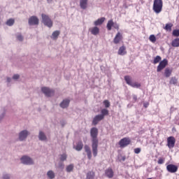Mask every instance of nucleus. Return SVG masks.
I'll list each match as a JSON object with an SVG mask.
<instances>
[{
  "mask_svg": "<svg viewBox=\"0 0 179 179\" xmlns=\"http://www.w3.org/2000/svg\"><path fill=\"white\" fill-rule=\"evenodd\" d=\"M90 135L92 138V149L93 156L96 157L98 156V148H99V129L96 127H93L90 130Z\"/></svg>",
  "mask_w": 179,
  "mask_h": 179,
  "instance_id": "obj_1",
  "label": "nucleus"
},
{
  "mask_svg": "<svg viewBox=\"0 0 179 179\" xmlns=\"http://www.w3.org/2000/svg\"><path fill=\"white\" fill-rule=\"evenodd\" d=\"M152 10L157 14L162 13L163 10V0H154Z\"/></svg>",
  "mask_w": 179,
  "mask_h": 179,
  "instance_id": "obj_2",
  "label": "nucleus"
},
{
  "mask_svg": "<svg viewBox=\"0 0 179 179\" xmlns=\"http://www.w3.org/2000/svg\"><path fill=\"white\" fill-rule=\"evenodd\" d=\"M41 17H42V22L43 23L44 25H45L49 28H51L53 27V21L51 20L49 15H47L45 14H42Z\"/></svg>",
  "mask_w": 179,
  "mask_h": 179,
  "instance_id": "obj_3",
  "label": "nucleus"
},
{
  "mask_svg": "<svg viewBox=\"0 0 179 179\" xmlns=\"http://www.w3.org/2000/svg\"><path fill=\"white\" fill-rule=\"evenodd\" d=\"M119 145L121 148H127L128 145H131V139L128 137H124L119 141Z\"/></svg>",
  "mask_w": 179,
  "mask_h": 179,
  "instance_id": "obj_4",
  "label": "nucleus"
},
{
  "mask_svg": "<svg viewBox=\"0 0 179 179\" xmlns=\"http://www.w3.org/2000/svg\"><path fill=\"white\" fill-rule=\"evenodd\" d=\"M113 27L117 30L120 29V25L117 23H115L113 20H110L108 22L106 27L108 31H111Z\"/></svg>",
  "mask_w": 179,
  "mask_h": 179,
  "instance_id": "obj_5",
  "label": "nucleus"
},
{
  "mask_svg": "<svg viewBox=\"0 0 179 179\" xmlns=\"http://www.w3.org/2000/svg\"><path fill=\"white\" fill-rule=\"evenodd\" d=\"M167 64H169V61H167V59H163L159 62V65L157 66V72L162 71L163 69H164V68H166Z\"/></svg>",
  "mask_w": 179,
  "mask_h": 179,
  "instance_id": "obj_6",
  "label": "nucleus"
},
{
  "mask_svg": "<svg viewBox=\"0 0 179 179\" xmlns=\"http://www.w3.org/2000/svg\"><path fill=\"white\" fill-rule=\"evenodd\" d=\"M167 146L169 149H173L176 146V138L174 136L167 138Z\"/></svg>",
  "mask_w": 179,
  "mask_h": 179,
  "instance_id": "obj_7",
  "label": "nucleus"
},
{
  "mask_svg": "<svg viewBox=\"0 0 179 179\" xmlns=\"http://www.w3.org/2000/svg\"><path fill=\"white\" fill-rule=\"evenodd\" d=\"M41 91L47 96H51L55 94V90H50V88L46 87H42Z\"/></svg>",
  "mask_w": 179,
  "mask_h": 179,
  "instance_id": "obj_8",
  "label": "nucleus"
},
{
  "mask_svg": "<svg viewBox=\"0 0 179 179\" xmlns=\"http://www.w3.org/2000/svg\"><path fill=\"white\" fill-rule=\"evenodd\" d=\"M39 19L36 16H31L29 18L28 23L29 25H38Z\"/></svg>",
  "mask_w": 179,
  "mask_h": 179,
  "instance_id": "obj_9",
  "label": "nucleus"
},
{
  "mask_svg": "<svg viewBox=\"0 0 179 179\" xmlns=\"http://www.w3.org/2000/svg\"><path fill=\"white\" fill-rule=\"evenodd\" d=\"M166 170L169 173H177L178 171V166L173 164H169L166 166Z\"/></svg>",
  "mask_w": 179,
  "mask_h": 179,
  "instance_id": "obj_10",
  "label": "nucleus"
},
{
  "mask_svg": "<svg viewBox=\"0 0 179 179\" xmlns=\"http://www.w3.org/2000/svg\"><path fill=\"white\" fill-rule=\"evenodd\" d=\"M21 162L23 164H34L33 159L27 156H23L21 158Z\"/></svg>",
  "mask_w": 179,
  "mask_h": 179,
  "instance_id": "obj_11",
  "label": "nucleus"
},
{
  "mask_svg": "<svg viewBox=\"0 0 179 179\" xmlns=\"http://www.w3.org/2000/svg\"><path fill=\"white\" fill-rule=\"evenodd\" d=\"M123 38L124 37L122 36V34H121L120 32H117L113 39V43L115 44H118L121 43V41H122Z\"/></svg>",
  "mask_w": 179,
  "mask_h": 179,
  "instance_id": "obj_12",
  "label": "nucleus"
},
{
  "mask_svg": "<svg viewBox=\"0 0 179 179\" xmlns=\"http://www.w3.org/2000/svg\"><path fill=\"white\" fill-rule=\"evenodd\" d=\"M29 132L27 130L22 131L19 134V140L24 141L27 138Z\"/></svg>",
  "mask_w": 179,
  "mask_h": 179,
  "instance_id": "obj_13",
  "label": "nucleus"
},
{
  "mask_svg": "<svg viewBox=\"0 0 179 179\" xmlns=\"http://www.w3.org/2000/svg\"><path fill=\"white\" fill-rule=\"evenodd\" d=\"M84 149L85 150V152L87 153V156L89 160H91L92 157V153L90 147L87 145H85Z\"/></svg>",
  "mask_w": 179,
  "mask_h": 179,
  "instance_id": "obj_14",
  "label": "nucleus"
},
{
  "mask_svg": "<svg viewBox=\"0 0 179 179\" xmlns=\"http://www.w3.org/2000/svg\"><path fill=\"white\" fill-rule=\"evenodd\" d=\"M103 115H96L93 120H92V124L94 125H96L98 124V123L101 121L102 120H103Z\"/></svg>",
  "mask_w": 179,
  "mask_h": 179,
  "instance_id": "obj_15",
  "label": "nucleus"
},
{
  "mask_svg": "<svg viewBox=\"0 0 179 179\" xmlns=\"http://www.w3.org/2000/svg\"><path fill=\"white\" fill-rule=\"evenodd\" d=\"M105 174L108 178H113L114 176V171L112 168H108L105 171Z\"/></svg>",
  "mask_w": 179,
  "mask_h": 179,
  "instance_id": "obj_16",
  "label": "nucleus"
},
{
  "mask_svg": "<svg viewBox=\"0 0 179 179\" xmlns=\"http://www.w3.org/2000/svg\"><path fill=\"white\" fill-rule=\"evenodd\" d=\"M92 35L97 36L100 34V29L97 27H92L89 29Z\"/></svg>",
  "mask_w": 179,
  "mask_h": 179,
  "instance_id": "obj_17",
  "label": "nucleus"
},
{
  "mask_svg": "<svg viewBox=\"0 0 179 179\" xmlns=\"http://www.w3.org/2000/svg\"><path fill=\"white\" fill-rule=\"evenodd\" d=\"M89 0H80V6L82 9L85 10L88 7Z\"/></svg>",
  "mask_w": 179,
  "mask_h": 179,
  "instance_id": "obj_18",
  "label": "nucleus"
},
{
  "mask_svg": "<svg viewBox=\"0 0 179 179\" xmlns=\"http://www.w3.org/2000/svg\"><path fill=\"white\" fill-rule=\"evenodd\" d=\"M117 54L119 55H125L127 54V48L124 45L120 47Z\"/></svg>",
  "mask_w": 179,
  "mask_h": 179,
  "instance_id": "obj_19",
  "label": "nucleus"
},
{
  "mask_svg": "<svg viewBox=\"0 0 179 179\" xmlns=\"http://www.w3.org/2000/svg\"><path fill=\"white\" fill-rule=\"evenodd\" d=\"M172 73H173V69L170 68H166L164 70V75L166 78H169L171 76Z\"/></svg>",
  "mask_w": 179,
  "mask_h": 179,
  "instance_id": "obj_20",
  "label": "nucleus"
},
{
  "mask_svg": "<svg viewBox=\"0 0 179 179\" xmlns=\"http://www.w3.org/2000/svg\"><path fill=\"white\" fill-rule=\"evenodd\" d=\"M106 19L104 17L99 18L97 20L94 21V24L95 26L101 25L106 21Z\"/></svg>",
  "mask_w": 179,
  "mask_h": 179,
  "instance_id": "obj_21",
  "label": "nucleus"
},
{
  "mask_svg": "<svg viewBox=\"0 0 179 179\" xmlns=\"http://www.w3.org/2000/svg\"><path fill=\"white\" fill-rule=\"evenodd\" d=\"M69 103H70L69 99H64L60 103V107H62V108H66L69 107Z\"/></svg>",
  "mask_w": 179,
  "mask_h": 179,
  "instance_id": "obj_22",
  "label": "nucleus"
},
{
  "mask_svg": "<svg viewBox=\"0 0 179 179\" xmlns=\"http://www.w3.org/2000/svg\"><path fill=\"white\" fill-rule=\"evenodd\" d=\"M83 146H84V144H83V141H79L77 143V144L75 147V149L78 152H80V150H83Z\"/></svg>",
  "mask_w": 179,
  "mask_h": 179,
  "instance_id": "obj_23",
  "label": "nucleus"
},
{
  "mask_svg": "<svg viewBox=\"0 0 179 179\" xmlns=\"http://www.w3.org/2000/svg\"><path fill=\"white\" fill-rule=\"evenodd\" d=\"M61 31H55L51 36V38L53 40H57L59 36L60 35Z\"/></svg>",
  "mask_w": 179,
  "mask_h": 179,
  "instance_id": "obj_24",
  "label": "nucleus"
},
{
  "mask_svg": "<svg viewBox=\"0 0 179 179\" xmlns=\"http://www.w3.org/2000/svg\"><path fill=\"white\" fill-rule=\"evenodd\" d=\"M95 178V172L93 171H89L87 173V179H94Z\"/></svg>",
  "mask_w": 179,
  "mask_h": 179,
  "instance_id": "obj_25",
  "label": "nucleus"
},
{
  "mask_svg": "<svg viewBox=\"0 0 179 179\" xmlns=\"http://www.w3.org/2000/svg\"><path fill=\"white\" fill-rule=\"evenodd\" d=\"M73 170H74V164H69L66 168V171L67 173H71V171H73Z\"/></svg>",
  "mask_w": 179,
  "mask_h": 179,
  "instance_id": "obj_26",
  "label": "nucleus"
},
{
  "mask_svg": "<svg viewBox=\"0 0 179 179\" xmlns=\"http://www.w3.org/2000/svg\"><path fill=\"white\" fill-rule=\"evenodd\" d=\"M124 80L126 81L127 84L130 85L132 84V78L129 76H124Z\"/></svg>",
  "mask_w": 179,
  "mask_h": 179,
  "instance_id": "obj_27",
  "label": "nucleus"
},
{
  "mask_svg": "<svg viewBox=\"0 0 179 179\" xmlns=\"http://www.w3.org/2000/svg\"><path fill=\"white\" fill-rule=\"evenodd\" d=\"M171 45L175 48L179 47V38H177L172 41Z\"/></svg>",
  "mask_w": 179,
  "mask_h": 179,
  "instance_id": "obj_28",
  "label": "nucleus"
},
{
  "mask_svg": "<svg viewBox=\"0 0 179 179\" xmlns=\"http://www.w3.org/2000/svg\"><path fill=\"white\" fill-rule=\"evenodd\" d=\"M38 138H39L40 141H46L47 140V137H46L45 134L42 131L39 132Z\"/></svg>",
  "mask_w": 179,
  "mask_h": 179,
  "instance_id": "obj_29",
  "label": "nucleus"
},
{
  "mask_svg": "<svg viewBox=\"0 0 179 179\" xmlns=\"http://www.w3.org/2000/svg\"><path fill=\"white\" fill-rule=\"evenodd\" d=\"M101 113V114H100V115H103V119L105 118L106 115H109V110L106 109V108L102 109Z\"/></svg>",
  "mask_w": 179,
  "mask_h": 179,
  "instance_id": "obj_30",
  "label": "nucleus"
},
{
  "mask_svg": "<svg viewBox=\"0 0 179 179\" xmlns=\"http://www.w3.org/2000/svg\"><path fill=\"white\" fill-rule=\"evenodd\" d=\"M173 28V24L172 23H168L166 24V26L164 27V29L168 31H171V29Z\"/></svg>",
  "mask_w": 179,
  "mask_h": 179,
  "instance_id": "obj_31",
  "label": "nucleus"
},
{
  "mask_svg": "<svg viewBox=\"0 0 179 179\" xmlns=\"http://www.w3.org/2000/svg\"><path fill=\"white\" fill-rule=\"evenodd\" d=\"M47 176L48 178H50V179H53L55 178V173L54 171H49L48 173H47Z\"/></svg>",
  "mask_w": 179,
  "mask_h": 179,
  "instance_id": "obj_32",
  "label": "nucleus"
},
{
  "mask_svg": "<svg viewBox=\"0 0 179 179\" xmlns=\"http://www.w3.org/2000/svg\"><path fill=\"white\" fill-rule=\"evenodd\" d=\"M160 61H162V57L161 56H157L154 58V60H153V64H156L157 63H159Z\"/></svg>",
  "mask_w": 179,
  "mask_h": 179,
  "instance_id": "obj_33",
  "label": "nucleus"
},
{
  "mask_svg": "<svg viewBox=\"0 0 179 179\" xmlns=\"http://www.w3.org/2000/svg\"><path fill=\"white\" fill-rule=\"evenodd\" d=\"M6 24L8 26H13L15 24V20L14 19H9L6 21Z\"/></svg>",
  "mask_w": 179,
  "mask_h": 179,
  "instance_id": "obj_34",
  "label": "nucleus"
},
{
  "mask_svg": "<svg viewBox=\"0 0 179 179\" xmlns=\"http://www.w3.org/2000/svg\"><path fill=\"white\" fill-rule=\"evenodd\" d=\"M178 82L177 78L176 77H172L169 81V83L171 85H176Z\"/></svg>",
  "mask_w": 179,
  "mask_h": 179,
  "instance_id": "obj_35",
  "label": "nucleus"
},
{
  "mask_svg": "<svg viewBox=\"0 0 179 179\" xmlns=\"http://www.w3.org/2000/svg\"><path fill=\"white\" fill-rule=\"evenodd\" d=\"M131 87H136V88H139L141 87V83H138L136 82L135 83H131L130 85Z\"/></svg>",
  "mask_w": 179,
  "mask_h": 179,
  "instance_id": "obj_36",
  "label": "nucleus"
},
{
  "mask_svg": "<svg viewBox=\"0 0 179 179\" xmlns=\"http://www.w3.org/2000/svg\"><path fill=\"white\" fill-rule=\"evenodd\" d=\"M149 40L152 43H156V36L155 35H150Z\"/></svg>",
  "mask_w": 179,
  "mask_h": 179,
  "instance_id": "obj_37",
  "label": "nucleus"
},
{
  "mask_svg": "<svg viewBox=\"0 0 179 179\" xmlns=\"http://www.w3.org/2000/svg\"><path fill=\"white\" fill-rule=\"evenodd\" d=\"M103 103L106 108H109L110 106V102L108 100H104Z\"/></svg>",
  "mask_w": 179,
  "mask_h": 179,
  "instance_id": "obj_38",
  "label": "nucleus"
},
{
  "mask_svg": "<svg viewBox=\"0 0 179 179\" xmlns=\"http://www.w3.org/2000/svg\"><path fill=\"white\" fill-rule=\"evenodd\" d=\"M173 36L178 37L179 36V29H174L172 33Z\"/></svg>",
  "mask_w": 179,
  "mask_h": 179,
  "instance_id": "obj_39",
  "label": "nucleus"
},
{
  "mask_svg": "<svg viewBox=\"0 0 179 179\" xmlns=\"http://www.w3.org/2000/svg\"><path fill=\"white\" fill-rule=\"evenodd\" d=\"M66 159H67V155L66 154H63L60 157L61 162H65V160H66Z\"/></svg>",
  "mask_w": 179,
  "mask_h": 179,
  "instance_id": "obj_40",
  "label": "nucleus"
},
{
  "mask_svg": "<svg viewBox=\"0 0 179 179\" xmlns=\"http://www.w3.org/2000/svg\"><path fill=\"white\" fill-rule=\"evenodd\" d=\"M165 159L164 158H162V157H160L159 159H158V164H164V162H165Z\"/></svg>",
  "mask_w": 179,
  "mask_h": 179,
  "instance_id": "obj_41",
  "label": "nucleus"
},
{
  "mask_svg": "<svg viewBox=\"0 0 179 179\" xmlns=\"http://www.w3.org/2000/svg\"><path fill=\"white\" fill-rule=\"evenodd\" d=\"M17 39L19 41H22L24 40V37L22 36V34H19L17 36Z\"/></svg>",
  "mask_w": 179,
  "mask_h": 179,
  "instance_id": "obj_42",
  "label": "nucleus"
},
{
  "mask_svg": "<svg viewBox=\"0 0 179 179\" xmlns=\"http://www.w3.org/2000/svg\"><path fill=\"white\" fill-rule=\"evenodd\" d=\"M141 148H137L134 149V153H136V155H139V153H141Z\"/></svg>",
  "mask_w": 179,
  "mask_h": 179,
  "instance_id": "obj_43",
  "label": "nucleus"
},
{
  "mask_svg": "<svg viewBox=\"0 0 179 179\" xmlns=\"http://www.w3.org/2000/svg\"><path fill=\"white\" fill-rule=\"evenodd\" d=\"M13 78L15 80H17L20 78V76L18 74H15L13 76Z\"/></svg>",
  "mask_w": 179,
  "mask_h": 179,
  "instance_id": "obj_44",
  "label": "nucleus"
},
{
  "mask_svg": "<svg viewBox=\"0 0 179 179\" xmlns=\"http://www.w3.org/2000/svg\"><path fill=\"white\" fill-rule=\"evenodd\" d=\"M133 99L136 101L138 100V96L136 95L133 96Z\"/></svg>",
  "mask_w": 179,
  "mask_h": 179,
  "instance_id": "obj_45",
  "label": "nucleus"
},
{
  "mask_svg": "<svg viewBox=\"0 0 179 179\" xmlns=\"http://www.w3.org/2000/svg\"><path fill=\"white\" fill-rule=\"evenodd\" d=\"M4 179H10V176H8V175H6V178H4Z\"/></svg>",
  "mask_w": 179,
  "mask_h": 179,
  "instance_id": "obj_46",
  "label": "nucleus"
},
{
  "mask_svg": "<svg viewBox=\"0 0 179 179\" xmlns=\"http://www.w3.org/2000/svg\"><path fill=\"white\" fill-rule=\"evenodd\" d=\"M10 80H11V78H7L8 82H10Z\"/></svg>",
  "mask_w": 179,
  "mask_h": 179,
  "instance_id": "obj_47",
  "label": "nucleus"
},
{
  "mask_svg": "<svg viewBox=\"0 0 179 179\" xmlns=\"http://www.w3.org/2000/svg\"><path fill=\"white\" fill-rule=\"evenodd\" d=\"M59 167H62L63 168V167H64V165L63 164H61Z\"/></svg>",
  "mask_w": 179,
  "mask_h": 179,
  "instance_id": "obj_48",
  "label": "nucleus"
},
{
  "mask_svg": "<svg viewBox=\"0 0 179 179\" xmlns=\"http://www.w3.org/2000/svg\"><path fill=\"white\" fill-rule=\"evenodd\" d=\"M149 104H144V107L147 108Z\"/></svg>",
  "mask_w": 179,
  "mask_h": 179,
  "instance_id": "obj_49",
  "label": "nucleus"
},
{
  "mask_svg": "<svg viewBox=\"0 0 179 179\" xmlns=\"http://www.w3.org/2000/svg\"><path fill=\"white\" fill-rule=\"evenodd\" d=\"M148 179H152V178H148Z\"/></svg>",
  "mask_w": 179,
  "mask_h": 179,
  "instance_id": "obj_50",
  "label": "nucleus"
}]
</instances>
